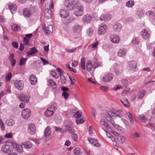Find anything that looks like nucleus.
Listing matches in <instances>:
<instances>
[{
	"mask_svg": "<svg viewBox=\"0 0 155 155\" xmlns=\"http://www.w3.org/2000/svg\"><path fill=\"white\" fill-rule=\"evenodd\" d=\"M23 15L25 17H30L31 15V13L30 10L27 8H25L23 10Z\"/></svg>",
	"mask_w": 155,
	"mask_h": 155,
	"instance_id": "obj_19",
	"label": "nucleus"
},
{
	"mask_svg": "<svg viewBox=\"0 0 155 155\" xmlns=\"http://www.w3.org/2000/svg\"><path fill=\"white\" fill-rule=\"evenodd\" d=\"M24 44L25 45H28L30 44L29 39L24 37L23 40Z\"/></svg>",
	"mask_w": 155,
	"mask_h": 155,
	"instance_id": "obj_51",
	"label": "nucleus"
},
{
	"mask_svg": "<svg viewBox=\"0 0 155 155\" xmlns=\"http://www.w3.org/2000/svg\"><path fill=\"white\" fill-rule=\"evenodd\" d=\"M132 42L133 44H137L139 42V40L138 38H135L133 39Z\"/></svg>",
	"mask_w": 155,
	"mask_h": 155,
	"instance_id": "obj_57",
	"label": "nucleus"
},
{
	"mask_svg": "<svg viewBox=\"0 0 155 155\" xmlns=\"http://www.w3.org/2000/svg\"><path fill=\"white\" fill-rule=\"evenodd\" d=\"M2 150L5 153H8L12 151L13 150L9 145H5L2 146Z\"/></svg>",
	"mask_w": 155,
	"mask_h": 155,
	"instance_id": "obj_9",
	"label": "nucleus"
},
{
	"mask_svg": "<svg viewBox=\"0 0 155 155\" xmlns=\"http://www.w3.org/2000/svg\"><path fill=\"white\" fill-rule=\"evenodd\" d=\"M81 112L78 111L74 114V116L76 118H79L81 116Z\"/></svg>",
	"mask_w": 155,
	"mask_h": 155,
	"instance_id": "obj_53",
	"label": "nucleus"
},
{
	"mask_svg": "<svg viewBox=\"0 0 155 155\" xmlns=\"http://www.w3.org/2000/svg\"><path fill=\"white\" fill-rule=\"evenodd\" d=\"M107 27L104 23L101 24L98 28V33L99 35H102L104 34L106 31Z\"/></svg>",
	"mask_w": 155,
	"mask_h": 155,
	"instance_id": "obj_6",
	"label": "nucleus"
},
{
	"mask_svg": "<svg viewBox=\"0 0 155 155\" xmlns=\"http://www.w3.org/2000/svg\"><path fill=\"white\" fill-rule=\"evenodd\" d=\"M106 112L107 115L104 116V117L106 118L107 121L110 122L112 125H114V121L111 116V115L113 113L112 112L109 110H106Z\"/></svg>",
	"mask_w": 155,
	"mask_h": 155,
	"instance_id": "obj_3",
	"label": "nucleus"
},
{
	"mask_svg": "<svg viewBox=\"0 0 155 155\" xmlns=\"http://www.w3.org/2000/svg\"><path fill=\"white\" fill-rule=\"evenodd\" d=\"M61 18H66L69 16V13L66 10L63 9H61L59 12Z\"/></svg>",
	"mask_w": 155,
	"mask_h": 155,
	"instance_id": "obj_16",
	"label": "nucleus"
},
{
	"mask_svg": "<svg viewBox=\"0 0 155 155\" xmlns=\"http://www.w3.org/2000/svg\"><path fill=\"white\" fill-rule=\"evenodd\" d=\"M100 123L101 125H104L106 127V128L107 129L109 130L110 128V127L109 126L108 124L105 123V120L104 119L102 118L101 119Z\"/></svg>",
	"mask_w": 155,
	"mask_h": 155,
	"instance_id": "obj_38",
	"label": "nucleus"
},
{
	"mask_svg": "<svg viewBox=\"0 0 155 155\" xmlns=\"http://www.w3.org/2000/svg\"><path fill=\"white\" fill-rule=\"evenodd\" d=\"M92 20L91 15L87 14L84 15L82 19L83 22L85 23H90Z\"/></svg>",
	"mask_w": 155,
	"mask_h": 155,
	"instance_id": "obj_15",
	"label": "nucleus"
},
{
	"mask_svg": "<svg viewBox=\"0 0 155 155\" xmlns=\"http://www.w3.org/2000/svg\"><path fill=\"white\" fill-rule=\"evenodd\" d=\"M121 111H115L114 112H112L113 114L116 115L118 117H122L123 116L122 114L121 113Z\"/></svg>",
	"mask_w": 155,
	"mask_h": 155,
	"instance_id": "obj_48",
	"label": "nucleus"
},
{
	"mask_svg": "<svg viewBox=\"0 0 155 155\" xmlns=\"http://www.w3.org/2000/svg\"><path fill=\"white\" fill-rule=\"evenodd\" d=\"M52 12L51 9L47 8L45 9V16L47 19H49L51 17Z\"/></svg>",
	"mask_w": 155,
	"mask_h": 155,
	"instance_id": "obj_17",
	"label": "nucleus"
},
{
	"mask_svg": "<svg viewBox=\"0 0 155 155\" xmlns=\"http://www.w3.org/2000/svg\"><path fill=\"white\" fill-rule=\"evenodd\" d=\"M69 95V94L66 92H63L62 94V96L64 97L65 99H67L68 98Z\"/></svg>",
	"mask_w": 155,
	"mask_h": 155,
	"instance_id": "obj_60",
	"label": "nucleus"
},
{
	"mask_svg": "<svg viewBox=\"0 0 155 155\" xmlns=\"http://www.w3.org/2000/svg\"><path fill=\"white\" fill-rule=\"evenodd\" d=\"M127 50L126 49L122 48L119 49L117 53V55L120 57L124 56L126 54Z\"/></svg>",
	"mask_w": 155,
	"mask_h": 155,
	"instance_id": "obj_25",
	"label": "nucleus"
},
{
	"mask_svg": "<svg viewBox=\"0 0 155 155\" xmlns=\"http://www.w3.org/2000/svg\"><path fill=\"white\" fill-rule=\"evenodd\" d=\"M87 34L89 36H91L93 34V30L91 28H88L87 31Z\"/></svg>",
	"mask_w": 155,
	"mask_h": 155,
	"instance_id": "obj_54",
	"label": "nucleus"
},
{
	"mask_svg": "<svg viewBox=\"0 0 155 155\" xmlns=\"http://www.w3.org/2000/svg\"><path fill=\"white\" fill-rule=\"evenodd\" d=\"M146 91L144 90H142L140 91L137 95V98L139 99H142L146 94Z\"/></svg>",
	"mask_w": 155,
	"mask_h": 155,
	"instance_id": "obj_31",
	"label": "nucleus"
},
{
	"mask_svg": "<svg viewBox=\"0 0 155 155\" xmlns=\"http://www.w3.org/2000/svg\"><path fill=\"white\" fill-rule=\"evenodd\" d=\"M122 28V26L120 23H117L113 27L114 31L115 32L119 31Z\"/></svg>",
	"mask_w": 155,
	"mask_h": 155,
	"instance_id": "obj_27",
	"label": "nucleus"
},
{
	"mask_svg": "<svg viewBox=\"0 0 155 155\" xmlns=\"http://www.w3.org/2000/svg\"><path fill=\"white\" fill-rule=\"evenodd\" d=\"M8 6L12 14H14L15 13L17 8V6L15 4H9Z\"/></svg>",
	"mask_w": 155,
	"mask_h": 155,
	"instance_id": "obj_21",
	"label": "nucleus"
},
{
	"mask_svg": "<svg viewBox=\"0 0 155 155\" xmlns=\"http://www.w3.org/2000/svg\"><path fill=\"white\" fill-rule=\"evenodd\" d=\"M12 29L14 31H17L20 30V26L15 24H14L11 26Z\"/></svg>",
	"mask_w": 155,
	"mask_h": 155,
	"instance_id": "obj_41",
	"label": "nucleus"
},
{
	"mask_svg": "<svg viewBox=\"0 0 155 155\" xmlns=\"http://www.w3.org/2000/svg\"><path fill=\"white\" fill-rule=\"evenodd\" d=\"M40 58L42 62L43 63L44 65H45L49 64L48 62L44 58L41 57Z\"/></svg>",
	"mask_w": 155,
	"mask_h": 155,
	"instance_id": "obj_63",
	"label": "nucleus"
},
{
	"mask_svg": "<svg viewBox=\"0 0 155 155\" xmlns=\"http://www.w3.org/2000/svg\"><path fill=\"white\" fill-rule=\"evenodd\" d=\"M137 63L135 61H129L128 63L127 67L129 69L133 71H136Z\"/></svg>",
	"mask_w": 155,
	"mask_h": 155,
	"instance_id": "obj_7",
	"label": "nucleus"
},
{
	"mask_svg": "<svg viewBox=\"0 0 155 155\" xmlns=\"http://www.w3.org/2000/svg\"><path fill=\"white\" fill-rule=\"evenodd\" d=\"M85 61L84 58H82L81 61L80 63V65L81 67L83 70H85Z\"/></svg>",
	"mask_w": 155,
	"mask_h": 155,
	"instance_id": "obj_40",
	"label": "nucleus"
},
{
	"mask_svg": "<svg viewBox=\"0 0 155 155\" xmlns=\"http://www.w3.org/2000/svg\"><path fill=\"white\" fill-rule=\"evenodd\" d=\"M6 123L8 126H12L15 124V121L12 119H8L6 121Z\"/></svg>",
	"mask_w": 155,
	"mask_h": 155,
	"instance_id": "obj_43",
	"label": "nucleus"
},
{
	"mask_svg": "<svg viewBox=\"0 0 155 155\" xmlns=\"http://www.w3.org/2000/svg\"><path fill=\"white\" fill-rule=\"evenodd\" d=\"M30 98V96L28 94H20L19 95L18 98L20 100L26 103H28Z\"/></svg>",
	"mask_w": 155,
	"mask_h": 155,
	"instance_id": "obj_5",
	"label": "nucleus"
},
{
	"mask_svg": "<svg viewBox=\"0 0 155 155\" xmlns=\"http://www.w3.org/2000/svg\"><path fill=\"white\" fill-rule=\"evenodd\" d=\"M37 50L36 49L35 47H33L30 49V51H28L27 52V56L29 57L30 55H32L33 54H36L37 52Z\"/></svg>",
	"mask_w": 155,
	"mask_h": 155,
	"instance_id": "obj_24",
	"label": "nucleus"
},
{
	"mask_svg": "<svg viewBox=\"0 0 155 155\" xmlns=\"http://www.w3.org/2000/svg\"><path fill=\"white\" fill-rule=\"evenodd\" d=\"M74 6L77 9L84 8L81 3L79 1H77L74 3Z\"/></svg>",
	"mask_w": 155,
	"mask_h": 155,
	"instance_id": "obj_34",
	"label": "nucleus"
},
{
	"mask_svg": "<svg viewBox=\"0 0 155 155\" xmlns=\"http://www.w3.org/2000/svg\"><path fill=\"white\" fill-rule=\"evenodd\" d=\"M71 134H72V137L74 140V141L75 142H77V141L78 139V136L76 134H74V133Z\"/></svg>",
	"mask_w": 155,
	"mask_h": 155,
	"instance_id": "obj_61",
	"label": "nucleus"
},
{
	"mask_svg": "<svg viewBox=\"0 0 155 155\" xmlns=\"http://www.w3.org/2000/svg\"><path fill=\"white\" fill-rule=\"evenodd\" d=\"M36 131V127L34 124H30L28 127V131L31 135L34 134Z\"/></svg>",
	"mask_w": 155,
	"mask_h": 155,
	"instance_id": "obj_14",
	"label": "nucleus"
},
{
	"mask_svg": "<svg viewBox=\"0 0 155 155\" xmlns=\"http://www.w3.org/2000/svg\"><path fill=\"white\" fill-rule=\"evenodd\" d=\"M83 29V27L79 25H74L72 27L73 32L75 33L80 34L81 33Z\"/></svg>",
	"mask_w": 155,
	"mask_h": 155,
	"instance_id": "obj_8",
	"label": "nucleus"
},
{
	"mask_svg": "<svg viewBox=\"0 0 155 155\" xmlns=\"http://www.w3.org/2000/svg\"><path fill=\"white\" fill-rule=\"evenodd\" d=\"M48 82L53 89H55L56 88L57 84L52 79H48L47 81Z\"/></svg>",
	"mask_w": 155,
	"mask_h": 155,
	"instance_id": "obj_20",
	"label": "nucleus"
},
{
	"mask_svg": "<svg viewBox=\"0 0 155 155\" xmlns=\"http://www.w3.org/2000/svg\"><path fill=\"white\" fill-rule=\"evenodd\" d=\"M139 120L142 122L145 123L148 121V119L146 116L143 114L138 115Z\"/></svg>",
	"mask_w": 155,
	"mask_h": 155,
	"instance_id": "obj_30",
	"label": "nucleus"
},
{
	"mask_svg": "<svg viewBox=\"0 0 155 155\" xmlns=\"http://www.w3.org/2000/svg\"><path fill=\"white\" fill-rule=\"evenodd\" d=\"M76 121L77 124H80L83 123L84 122V120L82 118L77 119L76 120Z\"/></svg>",
	"mask_w": 155,
	"mask_h": 155,
	"instance_id": "obj_58",
	"label": "nucleus"
},
{
	"mask_svg": "<svg viewBox=\"0 0 155 155\" xmlns=\"http://www.w3.org/2000/svg\"><path fill=\"white\" fill-rule=\"evenodd\" d=\"M125 89L124 91L121 93V95L122 96H124L126 95L127 93L128 92L130 91V89L129 88H127Z\"/></svg>",
	"mask_w": 155,
	"mask_h": 155,
	"instance_id": "obj_56",
	"label": "nucleus"
},
{
	"mask_svg": "<svg viewBox=\"0 0 155 155\" xmlns=\"http://www.w3.org/2000/svg\"><path fill=\"white\" fill-rule=\"evenodd\" d=\"M43 29L46 34L49 36L50 34L53 31V26L51 25H49L48 27H44Z\"/></svg>",
	"mask_w": 155,
	"mask_h": 155,
	"instance_id": "obj_10",
	"label": "nucleus"
},
{
	"mask_svg": "<svg viewBox=\"0 0 155 155\" xmlns=\"http://www.w3.org/2000/svg\"><path fill=\"white\" fill-rule=\"evenodd\" d=\"M113 78V76L111 73L107 74L103 77V81L107 82L111 81Z\"/></svg>",
	"mask_w": 155,
	"mask_h": 155,
	"instance_id": "obj_11",
	"label": "nucleus"
},
{
	"mask_svg": "<svg viewBox=\"0 0 155 155\" xmlns=\"http://www.w3.org/2000/svg\"><path fill=\"white\" fill-rule=\"evenodd\" d=\"M24 85L23 81L21 80H16L14 82V85L15 87L20 91L23 89Z\"/></svg>",
	"mask_w": 155,
	"mask_h": 155,
	"instance_id": "obj_2",
	"label": "nucleus"
},
{
	"mask_svg": "<svg viewBox=\"0 0 155 155\" xmlns=\"http://www.w3.org/2000/svg\"><path fill=\"white\" fill-rule=\"evenodd\" d=\"M22 145L17 144L16 145L15 148L17 150L19 153H22L23 151Z\"/></svg>",
	"mask_w": 155,
	"mask_h": 155,
	"instance_id": "obj_44",
	"label": "nucleus"
},
{
	"mask_svg": "<svg viewBox=\"0 0 155 155\" xmlns=\"http://www.w3.org/2000/svg\"><path fill=\"white\" fill-rule=\"evenodd\" d=\"M74 2L75 1H73L68 3L67 6V8L68 10H72L74 9L75 7Z\"/></svg>",
	"mask_w": 155,
	"mask_h": 155,
	"instance_id": "obj_28",
	"label": "nucleus"
},
{
	"mask_svg": "<svg viewBox=\"0 0 155 155\" xmlns=\"http://www.w3.org/2000/svg\"><path fill=\"white\" fill-rule=\"evenodd\" d=\"M51 74L54 78L56 79H58L59 78V76L57 74V73L54 71L52 70L51 71Z\"/></svg>",
	"mask_w": 155,
	"mask_h": 155,
	"instance_id": "obj_49",
	"label": "nucleus"
},
{
	"mask_svg": "<svg viewBox=\"0 0 155 155\" xmlns=\"http://www.w3.org/2000/svg\"><path fill=\"white\" fill-rule=\"evenodd\" d=\"M141 35L142 37L145 39L147 40L150 37V35L146 29H144L142 30Z\"/></svg>",
	"mask_w": 155,
	"mask_h": 155,
	"instance_id": "obj_13",
	"label": "nucleus"
},
{
	"mask_svg": "<svg viewBox=\"0 0 155 155\" xmlns=\"http://www.w3.org/2000/svg\"><path fill=\"white\" fill-rule=\"evenodd\" d=\"M84 13V8L78 9L77 10L74 11V14L76 16H81Z\"/></svg>",
	"mask_w": 155,
	"mask_h": 155,
	"instance_id": "obj_26",
	"label": "nucleus"
},
{
	"mask_svg": "<svg viewBox=\"0 0 155 155\" xmlns=\"http://www.w3.org/2000/svg\"><path fill=\"white\" fill-rule=\"evenodd\" d=\"M57 105L56 103H54L53 104L49 106L48 109L51 110L52 111H53L54 112V111L57 109Z\"/></svg>",
	"mask_w": 155,
	"mask_h": 155,
	"instance_id": "obj_37",
	"label": "nucleus"
},
{
	"mask_svg": "<svg viewBox=\"0 0 155 155\" xmlns=\"http://www.w3.org/2000/svg\"><path fill=\"white\" fill-rule=\"evenodd\" d=\"M12 77V74L11 73L9 72L8 73L5 77V80L6 81L10 80Z\"/></svg>",
	"mask_w": 155,
	"mask_h": 155,
	"instance_id": "obj_50",
	"label": "nucleus"
},
{
	"mask_svg": "<svg viewBox=\"0 0 155 155\" xmlns=\"http://www.w3.org/2000/svg\"><path fill=\"white\" fill-rule=\"evenodd\" d=\"M111 15L110 14H107L105 15H103L101 16L100 19L101 21H107L110 20L111 18Z\"/></svg>",
	"mask_w": 155,
	"mask_h": 155,
	"instance_id": "obj_18",
	"label": "nucleus"
},
{
	"mask_svg": "<svg viewBox=\"0 0 155 155\" xmlns=\"http://www.w3.org/2000/svg\"><path fill=\"white\" fill-rule=\"evenodd\" d=\"M22 145L26 148H30L32 147V144L30 141L24 142L21 144Z\"/></svg>",
	"mask_w": 155,
	"mask_h": 155,
	"instance_id": "obj_33",
	"label": "nucleus"
},
{
	"mask_svg": "<svg viewBox=\"0 0 155 155\" xmlns=\"http://www.w3.org/2000/svg\"><path fill=\"white\" fill-rule=\"evenodd\" d=\"M77 48H73L71 49H65V50L68 53H73L76 50H77Z\"/></svg>",
	"mask_w": 155,
	"mask_h": 155,
	"instance_id": "obj_59",
	"label": "nucleus"
},
{
	"mask_svg": "<svg viewBox=\"0 0 155 155\" xmlns=\"http://www.w3.org/2000/svg\"><path fill=\"white\" fill-rule=\"evenodd\" d=\"M110 40L113 43L118 44L120 41V38L117 35H112L110 36Z\"/></svg>",
	"mask_w": 155,
	"mask_h": 155,
	"instance_id": "obj_12",
	"label": "nucleus"
},
{
	"mask_svg": "<svg viewBox=\"0 0 155 155\" xmlns=\"http://www.w3.org/2000/svg\"><path fill=\"white\" fill-rule=\"evenodd\" d=\"M27 59V58H22L20 60L19 65L21 66L24 65L25 64V62Z\"/></svg>",
	"mask_w": 155,
	"mask_h": 155,
	"instance_id": "obj_47",
	"label": "nucleus"
},
{
	"mask_svg": "<svg viewBox=\"0 0 155 155\" xmlns=\"http://www.w3.org/2000/svg\"><path fill=\"white\" fill-rule=\"evenodd\" d=\"M54 114L53 111H51L48 109L45 112V114L47 117H50L51 116Z\"/></svg>",
	"mask_w": 155,
	"mask_h": 155,
	"instance_id": "obj_36",
	"label": "nucleus"
},
{
	"mask_svg": "<svg viewBox=\"0 0 155 155\" xmlns=\"http://www.w3.org/2000/svg\"><path fill=\"white\" fill-rule=\"evenodd\" d=\"M60 79L62 84H64L66 83V80L64 75L62 76H60Z\"/></svg>",
	"mask_w": 155,
	"mask_h": 155,
	"instance_id": "obj_55",
	"label": "nucleus"
},
{
	"mask_svg": "<svg viewBox=\"0 0 155 155\" xmlns=\"http://www.w3.org/2000/svg\"><path fill=\"white\" fill-rule=\"evenodd\" d=\"M123 121V122L124 123L125 126L127 127L129 125V122L126 120L125 119L122 118L121 119Z\"/></svg>",
	"mask_w": 155,
	"mask_h": 155,
	"instance_id": "obj_62",
	"label": "nucleus"
},
{
	"mask_svg": "<svg viewBox=\"0 0 155 155\" xmlns=\"http://www.w3.org/2000/svg\"><path fill=\"white\" fill-rule=\"evenodd\" d=\"M29 80L31 84L35 85L37 82V79L35 76L33 74L30 75L29 77Z\"/></svg>",
	"mask_w": 155,
	"mask_h": 155,
	"instance_id": "obj_22",
	"label": "nucleus"
},
{
	"mask_svg": "<svg viewBox=\"0 0 155 155\" xmlns=\"http://www.w3.org/2000/svg\"><path fill=\"white\" fill-rule=\"evenodd\" d=\"M31 115V110L30 109L25 108L21 112V116L25 119H28Z\"/></svg>",
	"mask_w": 155,
	"mask_h": 155,
	"instance_id": "obj_4",
	"label": "nucleus"
},
{
	"mask_svg": "<svg viewBox=\"0 0 155 155\" xmlns=\"http://www.w3.org/2000/svg\"><path fill=\"white\" fill-rule=\"evenodd\" d=\"M117 139L120 144H122L125 141L124 137L122 136H118L117 137Z\"/></svg>",
	"mask_w": 155,
	"mask_h": 155,
	"instance_id": "obj_45",
	"label": "nucleus"
},
{
	"mask_svg": "<svg viewBox=\"0 0 155 155\" xmlns=\"http://www.w3.org/2000/svg\"><path fill=\"white\" fill-rule=\"evenodd\" d=\"M92 63L89 61L86 62V69L87 71L90 72L91 71L92 68Z\"/></svg>",
	"mask_w": 155,
	"mask_h": 155,
	"instance_id": "obj_32",
	"label": "nucleus"
},
{
	"mask_svg": "<svg viewBox=\"0 0 155 155\" xmlns=\"http://www.w3.org/2000/svg\"><path fill=\"white\" fill-rule=\"evenodd\" d=\"M51 133V129L49 126L47 127L44 132V136L45 137L49 136Z\"/></svg>",
	"mask_w": 155,
	"mask_h": 155,
	"instance_id": "obj_35",
	"label": "nucleus"
},
{
	"mask_svg": "<svg viewBox=\"0 0 155 155\" xmlns=\"http://www.w3.org/2000/svg\"><path fill=\"white\" fill-rule=\"evenodd\" d=\"M120 101L124 106L126 107H129V103L127 98H122L120 100Z\"/></svg>",
	"mask_w": 155,
	"mask_h": 155,
	"instance_id": "obj_29",
	"label": "nucleus"
},
{
	"mask_svg": "<svg viewBox=\"0 0 155 155\" xmlns=\"http://www.w3.org/2000/svg\"><path fill=\"white\" fill-rule=\"evenodd\" d=\"M88 141L90 143H91L95 146L98 147L100 146L99 143H97V141L96 140L93 139L91 138H89L88 139Z\"/></svg>",
	"mask_w": 155,
	"mask_h": 155,
	"instance_id": "obj_23",
	"label": "nucleus"
},
{
	"mask_svg": "<svg viewBox=\"0 0 155 155\" xmlns=\"http://www.w3.org/2000/svg\"><path fill=\"white\" fill-rule=\"evenodd\" d=\"M0 126L1 129L4 130L5 129V127L4 123L1 119H0Z\"/></svg>",
	"mask_w": 155,
	"mask_h": 155,
	"instance_id": "obj_64",
	"label": "nucleus"
},
{
	"mask_svg": "<svg viewBox=\"0 0 155 155\" xmlns=\"http://www.w3.org/2000/svg\"><path fill=\"white\" fill-rule=\"evenodd\" d=\"M126 115L130 119V124L133 125L134 124V120L132 114L129 112H126Z\"/></svg>",
	"mask_w": 155,
	"mask_h": 155,
	"instance_id": "obj_39",
	"label": "nucleus"
},
{
	"mask_svg": "<svg viewBox=\"0 0 155 155\" xmlns=\"http://www.w3.org/2000/svg\"><path fill=\"white\" fill-rule=\"evenodd\" d=\"M65 127L66 131L68 132L70 134H73L75 133V131L71 123L67 122L65 124Z\"/></svg>",
	"mask_w": 155,
	"mask_h": 155,
	"instance_id": "obj_1",
	"label": "nucleus"
},
{
	"mask_svg": "<svg viewBox=\"0 0 155 155\" xmlns=\"http://www.w3.org/2000/svg\"><path fill=\"white\" fill-rule=\"evenodd\" d=\"M146 15L151 18H153L155 16L154 12L150 11H147L146 13Z\"/></svg>",
	"mask_w": 155,
	"mask_h": 155,
	"instance_id": "obj_46",
	"label": "nucleus"
},
{
	"mask_svg": "<svg viewBox=\"0 0 155 155\" xmlns=\"http://www.w3.org/2000/svg\"><path fill=\"white\" fill-rule=\"evenodd\" d=\"M134 2L133 0H130L128 1L126 3V6L128 8L132 7L134 5Z\"/></svg>",
	"mask_w": 155,
	"mask_h": 155,
	"instance_id": "obj_42",
	"label": "nucleus"
},
{
	"mask_svg": "<svg viewBox=\"0 0 155 155\" xmlns=\"http://www.w3.org/2000/svg\"><path fill=\"white\" fill-rule=\"evenodd\" d=\"M74 153L76 155H79L81 153L80 151V149L78 147L75 148L74 150Z\"/></svg>",
	"mask_w": 155,
	"mask_h": 155,
	"instance_id": "obj_52",
	"label": "nucleus"
}]
</instances>
